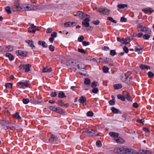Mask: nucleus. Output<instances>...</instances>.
<instances>
[{
  "label": "nucleus",
  "mask_w": 154,
  "mask_h": 154,
  "mask_svg": "<svg viewBox=\"0 0 154 154\" xmlns=\"http://www.w3.org/2000/svg\"><path fill=\"white\" fill-rule=\"evenodd\" d=\"M114 152L119 154H138V152L131 149H124L123 147L115 148Z\"/></svg>",
  "instance_id": "nucleus-1"
},
{
  "label": "nucleus",
  "mask_w": 154,
  "mask_h": 154,
  "mask_svg": "<svg viewBox=\"0 0 154 154\" xmlns=\"http://www.w3.org/2000/svg\"><path fill=\"white\" fill-rule=\"evenodd\" d=\"M14 6L16 8L19 9L17 11H28L27 8H28V5L25 4H23L20 5L19 3L17 2L16 1L14 2Z\"/></svg>",
  "instance_id": "nucleus-2"
},
{
  "label": "nucleus",
  "mask_w": 154,
  "mask_h": 154,
  "mask_svg": "<svg viewBox=\"0 0 154 154\" xmlns=\"http://www.w3.org/2000/svg\"><path fill=\"white\" fill-rule=\"evenodd\" d=\"M7 133L9 132L10 133H12L17 128H18V126L13 123H8L7 126Z\"/></svg>",
  "instance_id": "nucleus-3"
},
{
  "label": "nucleus",
  "mask_w": 154,
  "mask_h": 154,
  "mask_svg": "<svg viewBox=\"0 0 154 154\" xmlns=\"http://www.w3.org/2000/svg\"><path fill=\"white\" fill-rule=\"evenodd\" d=\"M83 133L84 134L88 137H96L99 135V133L96 130L91 129L90 131L88 130L83 132Z\"/></svg>",
  "instance_id": "nucleus-4"
},
{
  "label": "nucleus",
  "mask_w": 154,
  "mask_h": 154,
  "mask_svg": "<svg viewBox=\"0 0 154 154\" xmlns=\"http://www.w3.org/2000/svg\"><path fill=\"white\" fill-rule=\"evenodd\" d=\"M17 85V88L24 89L29 87L30 85L29 81L22 80L18 82Z\"/></svg>",
  "instance_id": "nucleus-5"
},
{
  "label": "nucleus",
  "mask_w": 154,
  "mask_h": 154,
  "mask_svg": "<svg viewBox=\"0 0 154 154\" xmlns=\"http://www.w3.org/2000/svg\"><path fill=\"white\" fill-rule=\"evenodd\" d=\"M78 63V61L74 60L69 61L67 63V65L69 67H74L75 66H77Z\"/></svg>",
  "instance_id": "nucleus-6"
},
{
  "label": "nucleus",
  "mask_w": 154,
  "mask_h": 154,
  "mask_svg": "<svg viewBox=\"0 0 154 154\" xmlns=\"http://www.w3.org/2000/svg\"><path fill=\"white\" fill-rule=\"evenodd\" d=\"M13 50V47L11 45L8 46H5L3 47L2 51L3 53L6 52H10Z\"/></svg>",
  "instance_id": "nucleus-7"
},
{
  "label": "nucleus",
  "mask_w": 154,
  "mask_h": 154,
  "mask_svg": "<svg viewBox=\"0 0 154 154\" xmlns=\"http://www.w3.org/2000/svg\"><path fill=\"white\" fill-rule=\"evenodd\" d=\"M98 11L106 15H108L109 13V10L106 8H100Z\"/></svg>",
  "instance_id": "nucleus-8"
},
{
  "label": "nucleus",
  "mask_w": 154,
  "mask_h": 154,
  "mask_svg": "<svg viewBox=\"0 0 154 154\" xmlns=\"http://www.w3.org/2000/svg\"><path fill=\"white\" fill-rule=\"evenodd\" d=\"M121 80L126 83L129 84L130 83V82L128 76H127L125 74H123L121 77Z\"/></svg>",
  "instance_id": "nucleus-9"
},
{
  "label": "nucleus",
  "mask_w": 154,
  "mask_h": 154,
  "mask_svg": "<svg viewBox=\"0 0 154 154\" xmlns=\"http://www.w3.org/2000/svg\"><path fill=\"white\" fill-rule=\"evenodd\" d=\"M16 53L17 55H20L22 56L26 57L27 56V52L26 51L19 50L16 51Z\"/></svg>",
  "instance_id": "nucleus-10"
},
{
  "label": "nucleus",
  "mask_w": 154,
  "mask_h": 154,
  "mask_svg": "<svg viewBox=\"0 0 154 154\" xmlns=\"http://www.w3.org/2000/svg\"><path fill=\"white\" fill-rule=\"evenodd\" d=\"M90 21V20L88 18H86L84 20L82 21V23L86 27L89 26L90 24L88 22Z\"/></svg>",
  "instance_id": "nucleus-11"
},
{
  "label": "nucleus",
  "mask_w": 154,
  "mask_h": 154,
  "mask_svg": "<svg viewBox=\"0 0 154 154\" xmlns=\"http://www.w3.org/2000/svg\"><path fill=\"white\" fill-rule=\"evenodd\" d=\"M25 42L28 44L29 46L32 49L35 48V46L34 45V42L32 40H27Z\"/></svg>",
  "instance_id": "nucleus-12"
},
{
  "label": "nucleus",
  "mask_w": 154,
  "mask_h": 154,
  "mask_svg": "<svg viewBox=\"0 0 154 154\" xmlns=\"http://www.w3.org/2000/svg\"><path fill=\"white\" fill-rule=\"evenodd\" d=\"M126 119L125 116L124 115H122L117 117V121L122 122L125 120Z\"/></svg>",
  "instance_id": "nucleus-13"
},
{
  "label": "nucleus",
  "mask_w": 154,
  "mask_h": 154,
  "mask_svg": "<svg viewBox=\"0 0 154 154\" xmlns=\"http://www.w3.org/2000/svg\"><path fill=\"white\" fill-rule=\"evenodd\" d=\"M142 11L145 13H146L148 12L152 13L154 11V10L150 8H147L142 9Z\"/></svg>",
  "instance_id": "nucleus-14"
},
{
  "label": "nucleus",
  "mask_w": 154,
  "mask_h": 154,
  "mask_svg": "<svg viewBox=\"0 0 154 154\" xmlns=\"http://www.w3.org/2000/svg\"><path fill=\"white\" fill-rule=\"evenodd\" d=\"M84 13L81 11H78L76 12V14H75V16H78L80 18L82 19L84 18Z\"/></svg>",
  "instance_id": "nucleus-15"
},
{
  "label": "nucleus",
  "mask_w": 154,
  "mask_h": 154,
  "mask_svg": "<svg viewBox=\"0 0 154 154\" xmlns=\"http://www.w3.org/2000/svg\"><path fill=\"white\" fill-rule=\"evenodd\" d=\"M28 8H27V9H28V11H34L37 9V7L33 5L28 4Z\"/></svg>",
  "instance_id": "nucleus-16"
},
{
  "label": "nucleus",
  "mask_w": 154,
  "mask_h": 154,
  "mask_svg": "<svg viewBox=\"0 0 154 154\" xmlns=\"http://www.w3.org/2000/svg\"><path fill=\"white\" fill-rule=\"evenodd\" d=\"M77 66L79 70L84 69L85 66L84 64L82 63L79 62Z\"/></svg>",
  "instance_id": "nucleus-17"
},
{
  "label": "nucleus",
  "mask_w": 154,
  "mask_h": 154,
  "mask_svg": "<svg viewBox=\"0 0 154 154\" xmlns=\"http://www.w3.org/2000/svg\"><path fill=\"white\" fill-rule=\"evenodd\" d=\"M57 138L55 135L53 134H51V137L48 140L50 142L52 143L53 142L57 140Z\"/></svg>",
  "instance_id": "nucleus-18"
},
{
  "label": "nucleus",
  "mask_w": 154,
  "mask_h": 154,
  "mask_svg": "<svg viewBox=\"0 0 154 154\" xmlns=\"http://www.w3.org/2000/svg\"><path fill=\"white\" fill-rule=\"evenodd\" d=\"M38 44L39 45H41L43 48H47L48 45L45 42L43 41H39L38 42Z\"/></svg>",
  "instance_id": "nucleus-19"
},
{
  "label": "nucleus",
  "mask_w": 154,
  "mask_h": 154,
  "mask_svg": "<svg viewBox=\"0 0 154 154\" xmlns=\"http://www.w3.org/2000/svg\"><path fill=\"white\" fill-rule=\"evenodd\" d=\"M78 100L80 103H83L86 101L87 99L85 97L82 96L80 97Z\"/></svg>",
  "instance_id": "nucleus-20"
},
{
  "label": "nucleus",
  "mask_w": 154,
  "mask_h": 154,
  "mask_svg": "<svg viewBox=\"0 0 154 154\" xmlns=\"http://www.w3.org/2000/svg\"><path fill=\"white\" fill-rule=\"evenodd\" d=\"M139 67L141 69H150V67L149 66L145 64H140Z\"/></svg>",
  "instance_id": "nucleus-21"
},
{
  "label": "nucleus",
  "mask_w": 154,
  "mask_h": 154,
  "mask_svg": "<svg viewBox=\"0 0 154 154\" xmlns=\"http://www.w3.org/2000/svg\"><path fill=\"white\" fill-rule=\"evenodd\" d=\"M115 140L116 142L118 143H124V140L122 138L118 137V136L116 138Z\"/></svg>",
  "instance_id": "nucleus-22"
},
{
  "label": "nucleus",
  "mask_w": 154,
  "mask_h": 154,
  "mask_svg": "<svg viewBox=\"0 0 154 154\" xmlns=\"http://www.w3.org/2000/svg\"><path fill=\"white\" fill-rule=\"evenodd\" d=\"M111 109L112 112L114 113H121V112L120 111L119 109L116 108L115 107H112L111 108Z\"/></svg>",
  "instance_id": "nucleus-23"
},
{
  "label": "nucleus",
  "mask_w": 154,
  "mask_h": 154,
  "mask_svg": "<svg viewBox=\"0 0 154 154\" xmlns=\"http://www.w3.org/2000/svg\"><path fill=\"white\" fill-rule=\"evenodd\" d=\"M31 64H28L25 65L24 67V70H25V72H27L30 71V68L31 67Z\"/></svg>",
  "instance_id": "nucleus-24"
},
{
  "label": "nucleus",
  "mask_w": 154,
  "mask_h": 154,
  "mask_svg": "<svg viewBox=\"0 0 154 154\" xmlns=\"http://www.w3.org/2000/svg\"><path fill=\"white\" fill-rule=\"evenodd\" d=\"M52 70L51 68L48 67H44L42 69V72H51Z\"/></svg>",
  "instance_id": "nucleus-25"
},
{
  "label": "nucleus",
  "mask_w": 154,
  "mask_h": 154,
  "mask_svg": "<svg viewBox=\"0 0 154 154\" xmlns=\"http://www.w3.org/2000/svg\"><path fill=\"white\" fill-rule=\"evenodd\" d=\"M109 134L111 137L114 138L115 140L116 139V138L119 135L118 133L112 132H110Z\"/></svg>",
  "instance_id": "nucleus-26"
},
{
  "label": "nucleus",
  "mask_w": 154,
  "mask_h": 154,
  "mask_svg": "<svg viewBox=\"0 0 154 154\" xmlns=\"http://www.w3.org/2000/svg\"><path fill=\"white\" fill-rule=\"evenodd\" d=\"M6 56L8 57L10 61H12L14 59V57L12 54L10 53H7L6 54Z\"/></svg>",
  "instance_id": "nucleus-27"
},
{
  "label": "nucleus",
  "mask_w": 154,
  "mask_h": 154,
  "mask_svg": "<svg viewBox=\"0 0 154 154\" xmlns=\"http://www.w3.org/2000/svg\"><path fill=\"white\" fill-rule=\"evenodd\" d=\"M8 123L5 120H2L0 121V124L3 127L7 126Z\"/></svg>",
  "instance_id": "nucleus-28"
},
{
  "label": "nucleus",
  "mask_w": 154,
  "mask_h": 154,
  "mask_svg": "<svg viewBox=\"0 0 154 154\" xmlns=\"http://www.w3.org/2000/svg\"><path fill=\"white\" fill-rule=\"evenodd\" d=\"M113 87L115 90H118L121 88L122 87V85L121 84H114L113 85Z\"/></svg>",
  "instance_id": "nucleus-29"
},
{
  "label": "nucleus",
  "mask_w": 154,
  "mask_h": 154,
  "mask_svg": "<svg viewBox=\"0 0 154 154\" xmlns=\"http://www.w3.org/2000/svg\"><path fill=\"white\" fill-rule=\"evenodd\" d=\"M34 100V102L37 103H40L42 102V97H40V98H39L38 97L35 98V99H33Z\"/></svg>",
  "instance_id": "nucleus-30"
},
{
  "label": "nucleus",
  "mask_w": 154,
  "mask_h": 154,
  "mask_svg": "<svg viewBox=\"0 0 154 154\" xmlns=\"http://www.w3.org/2000/svg\"><path fill=\"white\" fill-rule=\"evenodd\" d=\"M48 108L50 110L58 113V108L57 107L53 106H49Z\"/></svg>",
  "instance_id": "nucleus-31"
},
{
  "label": "nucleus",
  "mask_w": 154,
  "mask_h": 154,
  "mask_svg": "<svg viewBox=\"0 0 154 154\" xmlns=\"http://www.w3.org/2000/svg\"><path fill=\"white\" fill-rule=\"evenodd\" d=\"M148 29H149L148 28L144 26L142 27V29H141V30H138V31L140 32H147L148 31Z\"/></svg>",
  "instance_id": "nucleus-32"
},
{
  "label": "nucleus",
  "mask_w": 154,
  "mask_h": 154,
  "mask_svg": "<svg viewBox=\"0 0 154 154\" xmlns=\"http://www.w3.org/2000/svg\"><path fill=\"white\" fill-rule=\"evenodd\" d=\"M117 97L118 98L121 100L122 101H124L125 100V97L124 95H122L121 94H118L117 95Z\"/></svg>",
  "instance_id": "nucleus-33"
},
{
  "label": "nucleus",
  "mask_w": 154,
  "mask_h": 154,
  "mask_svg": "<svg viewBox=\"0 0 154 154\" xmlns=\"http://www.w3.org/2000/svg\"><path fill=\"white\" fill-rule=\"evenodd\" d=\"M63 91H60L58 93V97L63 98L66 97Z\"/></svg>",
  "instance_id": "nucleus-34"
},
{
  "label": "nucleus",
  "mask_w": 154,
  "mask_h": 154,
  "mask_svg": "<svg viewBox=\"0 0 154 154\" xmlns=\"http://www.w3.org/2000/svg\"><path fill=\"white\" fill-rule=\"evenodd\" d=\"M118 7L119 9L124 8L125 7H127L128 5L125 4H120L117 6Z\"/></svg>",
  "instance_id": "nucleus-35"
},
{
  "label": "nucleus",
  "mask_w": 154,
  "mask_h": 154,
  "mask_svg": "<svg viewBox=\"0 0 154 154\" xmlns=\"http://www.w3.org/2000/svg\"><path fill=\"white\" fill-rule=\"evenodd\" d=\"M91 83V80L89 78H86L84 80V83L86 85H89Z\"/></svg>",
  "instance_id": "nucleus-36"
},
{
  "label": "nucleus",
  "mask_w": 154,
  "mask_h": 154,
  "mask_svg": "<svg viewBox=\"0 0 154 154\" xmlns=\"http://www.w3.org/2000/svg\"><path fill=\"white\" fill-rule=\"evenodd\" d=\"M125 98L128 101H132V98L129 95V94L128 93H127Z\"/></svg>",
  "instance_id": "nucleus-37"
},
{
  "label": "nucleus",
  "mask_w": 154,
  "mask_h": 154,
  "mask_svg": "<svg viewBox=\"0 0 154 154\" xmlns=\"http://www.w3.org/2000/svg\"><path fill=\"white\" fill-rule=\"evenodd\" d=\"M107 19L108 20L110 21L111 22L115 23H116L117 22V21L116 20H114L112 17H107Z\"/></svg>",
  "instance_id": "nucleus-38"
},
{
  "label": "nucleus",
  "mask_w": 154,
  "mask_h": 154,
  "mask_svg": "<svg viewBox=\"0 0 154 154\" xmlns=\"http://www.w3.org/2000/svg\"><path fill=\"white\" fill-rule=\"evenodd\" d=\"M132 40V39H131L130 38L127 39L126 38L125 39H124V41L122 43V44H126L129 42H131Z\"/></svg>",
  "instance_id": "nucleus-39"
},
{
  "label": "nucleus",
  "mask_w": 154,
  "mask_h": 154,
  "mask_svg": "<svg viewBox=\"0 0 154 154\" xmlns=\"http://www.w3.org/2000/svg\"><path fill=\"white\" fill-rule=\"evenodd\" d=\"M65 112V110L61 108H58V113L63 114Z\"/></svg>",
  "instance_id": "nucleus-40"
},
{
  "label": "nucleus",
  "mask_w": 154,
  "mask_h": 154,
  "mask_svg": "<svg viewBox=\"0 0 154 154\" xmlns=\"http://www.w3.org/2000/svg\"><path fill=\"white\" fill-rule=\"evenodd\" d=\"M5 11L8 14H10L12 13L11 10V8L9 6H7L6 8Z\"/></svg>",
  "instance_id": "nucleus-41"
},
{
  "label": "nucleus",
  "mask_w": 154,
  "mask_h": 154,
  "mask_svg": "<svg viewBox=\"0 0 154 154\" xmlns=\"http://www.w3.org/2000/svg\"><path fill=\"white\" fill-rule=\"evenodd\" d=\"M110 54L112 56H114L116 54V52L115 50H112L110 51Z\"/></svg>",
  "instance_id": "nucleus-42"
},
{
  "label": "nucleus",
  "mask_w": 154,
  "mask_h": 154,
  "mask_svg": "<svg viewBox=\"0 0 154 154\" xmlns=\"http://www.w3.org/2000/svg\"><path fill=\"white\" fill-rule=\"evenodd\" d=\"M148 77L150 78H153L154 76V74L151 71H149L147 73Z\"/></svg>",
  "instance_id": "nucleus-43"
},
{
  "label": "nucleus",
  "mask_w": 154,
  "mask_h": 154,
  "mask_svg": "<svg viewBox=\"0 0 154 154\" xmlns=\"http://www.w3.org/2000/svg\"><path fill=\"white\" fill-rule=\"evenodd\" d=\"M14 117H15L17 119H20L21 118L18 112H16L15 114Z\"/></svg>",
  "instance_id": "nucleus-44"
},
{
  "label": "nucleus",
  "mask_w": 154,
  "mask_h": 154,
  "mask_svg": "<svg viewBox=\"0 0 154 154\" xmlns=\"http://www.w3.org/2000/svg\"><path fill=\"white\" fill-rule=\"evenodd\" d=\"M97 82L94 81L91 84V86L92 88H94L97 86Z\"/></svg>",
  "instance_id": "nucleus-45"
},
{
  "label": "nucleus",
  "mask_w": 154,
  "mask_h": 154,
  "mask_svg": "<svg viewBox=\"0 0 154 154\" xmlns=\"http://www.w3.org/2000/svg\"><path fill=\"white\" fill-rule=\"evenodd\" d=\"M13 84L12 83H7L5 85L6 87L10 88H11L12 87Z\"/></svg>",
  "instance_id": "nucleus-46"
},
{
  "label": "nucleus",
  "mask_w": 154,
  "mask_h": 154,
  "mask_svg": "<svg viewBox=\"0 0 154 154\" xmlns=\"http://www.w3.org/2000/svg\"><path fill=\"white\" fill-rule=\"evenodd\" d=\"M94 115V113L91 111H89L87 112V116H88L91 117Z\"/></svg>",
  "instance_id": "nucleus-47"
},
{
  "label": "nucleus",
  "mask_w": 154,
  "mask_h": 154,
  "mask_svg": "<svg viewBox=\"0 0 154 154\" xmlns=\"http://www.w3.org/2000/svg\"><path fill=\"white\" fill-rule=\"evenodd\" d=\"M90 43L88 42H87L85 41L82 42V45L84 46H86L90 45Z\"/></svg>",
  "instance_id": "nucleus-48"
},
{
  "label": "nucleus",
  "mask_w": 154,
  "mask_h": 154,
  "mask_svg": "<svg viewBox=\"0 0 154 154\" xmlns=\"http://www.w3.org/2000/svg\"><path fill=\"white\" fill-rule=\"evenodd\" d=\"M64 26L67 27H71L70 22H67L64 23Z\"/></svg>",
  "instance_id": "nucleus-49"
},
{
  "label": "nucleus",
  "mask_w": 154,
  "mask_h": 154,
  "mask_svg": "<svg viewBox=\"0 0 154 154\" xmlns=\"http://www.w3.org/2000/svg\"><path fill=\"white\" fill-rule=\"evenodd\" d=\"M23 102L24 104H27L29 102V100L27 98H25L23 100Z\"/></svg>",
  "instance_id": "nucleus-50"
},
{
  "label": "nucleus",
  "mask_w": 154,
  "mask_h": 154,
  "mask_svg": "<svg viewBox=\"0 0 154 154\" xmlns=\"http://www.w3.org/2000/svg\"><path fill=\"white\" fill-rule=\"evenodd\" d=\"M148 152H149V151L142 149L140 150L139 153L141 154H146Z\"/></svg>",
  "instance_id": "nucleus-51"
},
{
  "label": "nucleus",
  "mask_w": 154,
  "mask_h": 154,
  "mask_svg": "<svg viewBox=\"0 0 154 154\" xmlns=\"http://www.w3.org/2000/svg\"><path fill=\"white\" fill-rule=\"evenodd\" d=\"M150 37V36L149 34H145L143 36V38L144 39H148Z\"/></svg>",
  "instance_id": "nucleus-52"
},
{
  "label": "nucleus",
  "mask_w": 154,
  "mask_h": 154,
  "mask_svg": "<svg viewBox=\"0 0 154 154\" xmlns=\"http://www.w3.org/2000/svg\"><path fill=\"white\" fill-rule=\"evenodd\" d=\"M98 91L99 90L97 88H94L92 90V92L93 93L96 94L98 92Z\"/></svg>",
  "instance_id": "nucleus-53"
},
{
  "label": "nucleus",
  "mask_w": 154,
  "mask_h": 154,
  "mask_svg": "<svg viewBox=\"0 0 154 154\" xmlns=\"http://www.w3.org/2000/svg\"><path fill=\"white\" fill-rule=\"evenodd\" d=\"M103 72L105 73H107L108 71V68L105 66H103Z\"/></svg>",
  "instance_id": "nucleus-54"
},
{
  "label": "nucleus",
  "mask_w": 154,
  "mask_h": 154,
  "mask_svg": "<svg viewBox=\"0 0 154 154\" xmlns=\"http://www.w3.org/2000/svg\"><path fill=\"white\" fill-rule=\"evenodd\" d=\"M84 39V37L83 35H81L79 37L78 39V41L79 42H82Z\"/></svg>",
  "instance_id": "nucleus-55"
},
{
  "label": "nucleus",
  "mask_w": 154,
  "mask_h": 154,
  "mask_svg": "<svg viewBox=\"0 0 154 154\" xmlns=\"http://www.w3.org/2000/svg\"><path fill=\"white\" fill-rule=\"evenodd\" d=\"M54 47L52 46V45H50L49 46V50L51 51H53L54 50Z\"/></svg>",
  "instance_id": "nucleus-56"
},
{
  "label": "nucleus",
  "mask_w": 154,
  "mask_h": 154,
  "mask_svg": "<svg viewBox=\"0 0 154 154\" xmlns=\"http://www.w3.org/2000/svg\"><path fill=\"white\" fill-rule=\"evenodd\" d=\"M96 144L97 146L98 147H101L102 145L101 142L100 140L97 141L96 142Z\"/></svg>",
  "instance_id": "nucleus-57"
},
{
  "label": "nucleus",
  "mask_w": 154,
  "mask_h": 154,
  "mask_svg": "<svg viewBox=\"0 0 154 154\" xmlns=\"http://www.w3.org/2000/svg\"><path fill=\"white\" fill-rule=\"evenodd\" d=\"M79 52L85 54L86 53V51L83 49L79 48L78 50Z\"/></svg>",
  "instance_id": "nucleus-58"
},
{
  "label": "nucleus",
  "mask_w": 154,
  "mask_h": 154,
  "mask_svg": "<svg viewBox=\"0 0 154 154\" xmlns=\"http://www.w3.org/2000/svg\"><path fill=\"white\" fill-rule=\"evenodd\" d=\"M117 39L118 41L119 42H123L124 41V38H122L121 39V38L119 37H117Z\"/></svg>",
  "instance_id": "nucleus-59"
},
{
  "label": "nucleus",
  "mask_w": 154,
  "mask_h": 154,
  "mask_svg": "<svg viewBox=\"0 0 154 154\" xmlns=\"http://www.w3.org/2000/svg\"><path fill=\"white\" fill-rule=\"evenodd\" d=\"M51 96L52 97H55L57 95V93L56 92H52L51 94Z\"/></svg>",
  "instance_id": "nucleus-60"
},
{
  "label": "nucleus",
  "mask_w": 154,
  "mask_h": 154,
  "mask_svg": "<svg viewBox=\"0 0 154 154\" xmlns=\"http://www.w3.org/2000/svg\"><path fill=\"white\" fill-rule=\"evenodd\" d=\"M123 51L126 53H127L128 52L129 50L128 48L126 46H125L123 48Z\"/></svg>",
  "instance_id": "nucleus-61"
},
{
  "label": "nucleus",
  "mask_w": 154,
  "mask_h": 154,
  "mask_svg": "<svg viewBox=\"0 0 154 154\" xmlns=\"http://www.w3.org/2000/svg\"><path fill=\"white\" fill-rule=\"evenodd\" d=\"M136 122H138L139 123H143V122H144V119H138L136 120Z\"/></svg>",
  "instance_id": "nucleus-62"
},
{
  "label": "nucleus",
  "mask_w": 154,
  "mask_h": 154,
  "mask_svg": "<svg viewBox=\"0 0 154 154\" xmlns=\"http://www.w3.org/2000/svg\"><path fill=\"white\" fill-rule=\"evenodd\" d=\"M86 59L89 61H91L93 60H94L95 59L94 58H93L92 57L90 56H88L86 57Z\"/></svg>",
  "instance_id": "nucleus-63"
},
{
  "label": "nucleus",
  "mask_w": 154,
  "mask_h": 154,
  "mask_svg": "<svg viewBox=\"0 0 154 154\" xmlns=\"http://www.w3.org/2000/svg\"><path fill=\"white\" fill-rule=\"evenodd\" d=\"M25 65H21L19 66V68L20 70L22 71L24 70V67Z\"/></svg>",
  "instance_id": "nucleus-64"
}]
</instances>
